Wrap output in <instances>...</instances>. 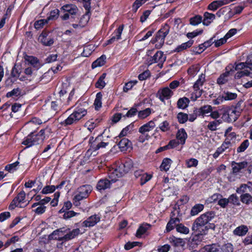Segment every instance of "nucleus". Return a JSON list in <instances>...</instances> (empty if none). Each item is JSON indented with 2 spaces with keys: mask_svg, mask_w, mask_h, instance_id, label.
<instances>
[{
  "mask_svg": "<svg viewBox=\"0 0 252 252\" xmlns=\"http://www.w3.org/2000/svg\"><path fill=\"white\" fill-rule=\"evenodd\" d=\"M205 249L207 252H218L219 251V246L216 244L207 245L205 247Z\"/></svg>",
  "mask_w": 252,
  "mask_h": 252,
  "instance_id": "5fc2aeb1",
  "label": "nucleus"
},
{
  "mask_svg": "<svg viewBox=\"0 0 252 252\" xmlns=\"http://www.w3.org/2000/svg\"><path fill=\"white\" fill-rule=\"evenodd\" d=\"M237 96L236 93L229 92H224L222 94V98L225 100H231L235 99Z\"/></svg>",
  "mask_w": 252,
  "mask_h": 252,
  "instance_id": "79ce46f5",
  "label": "nucleus"
},
{
  "mask_svg": "<svg viewBox=\"0 0 252 252\" xmlns=\"http://www.w3.org/2000/svg\"><path fill=\"white\" fill-rule=\"evenodd\" d=\"M189 103V99L186 97H183L178 99L177 105L178 108L184 109L188 106Z\"/></svg>",
  "mask_w": 252,
  "mask_h": 252,
  "instance_id": "bb28decb",
  "label": "nucleus"
},
{
  "mask_svg": "<svg viewBox=\"0 0 252 252\" xmlns=\"http://www.w3.org/2000/svg\"><path fill=\"white\" fill-rule=\"evenodd\" d=\"M41 42L45 46H50L54 43V39L52 38H48L46 33L42 32L40 35Z\"/></svg>",
  "mask_w": 252,
  "mask_h": 252,
  "instance_id": "a878e982",
  "label": "nucleus"
},
{
  "mask_svg": "<svg viewBox=\"0 0 252 252\" xmlns=\"http://www.w3.org/2000/svg\"><path fill=\"white\" fill-rule=\"evenodd\" d=\"M166 57L161 51H158L150 59V64L158 63V66L161 68L162 67L164 62L166 61Z\"/></svg>",
  "mask_w": 252,
  "mask_h": 252,
  "instance_id": "423d86ee",
  "label": "nucleus"
},
{
  "mask_svg": "<svg viewBox=\"0 0 252 252\" xmlns=\"http://www.w3.org/2000/svg\"><path fill=\"white\" fill-rule=\"evenodd\" d=\"M235 113L236 111L234 110L229 109L227 110L223 113L222 118L228 122L235 121L237 118L236 117H233V115H235Z\"/></svg>",
  "mask_w": 252,
  "mask_h": 252,
  "instance_id": "aec40b11",
  "label": "nucleus"
},
{
  "mask_svg": "<svg viewBox=\"0 0 252 252\" xmlns=\"http://www.w3.org/2000/svg\"><path fill=\"white\" fill-rule=\"evenodd\" d=\"M202 21V18L201 16L196 15L190 19V24L193 26H196L200 24Z\"/></svg>",
  "mask_w": 252,
  "mask_h": 252,
  "instance_id": "052dcab7",
  "label": "nucleus"
},
{
  "mask_svg": "<svg viewBox=\"0 0 252 252\" xmlns=\"http://www.w3.org/2000/svg\"><path fill=\"white\" fill-rule=\"evenodd\" d=\"M137 111H138L136 107H132L130 110L124 114V115H123V117L131 118L134 116H135L137 113Z\"/></svg>",
  "mask_w": 252,
  "mask_h": 252,
  "instance_id": "4d7b16f0",
  "label": "nucleus"
},
{
  "mask_svg": "<svg viewBox=\"0 0 252 252\" xmlns=\"http://www.w3.org/2000/svg\"><path fill=\"white\" fill-rule=\"evenodd\" d=\"M56 189V186H46L42 190L41 192L43 194H48L53 192Z\"/></svg>",
  "mask_w": 252,
  "mask_h": 252,
  "instance_id": "e2e57ef3",
  "label": "nucleus"
},
{
  "mask_svg": "<svg viewBox=\"0 0 252 252\" xmlns=\"http://www.w3.org/2000/svg\"><path fill=\"white\" fill-rule=\"evenodd\" d=\"M87 114L86 109L82 107H78L62 123L64 126L70 125L77 123Z\"/></svg>",
  "mask_w": 252,
  "mask_h": 252,
  "instance_id": "7ed1b4c3",
  "label": "nucleus"
},
{
  "mask_svg": "<svg viewBox=\"0 0 252 252\" xmlns=\"http://www.w3.org/2000/svg\"><path fill=\"white\" fill-rule=\"evenodd\" d=\"M198 160L193 158H191L189 160H186V164L188 168H190L192 167H196L198 165Z\"/></svg>",
  "mask_w": 252,
  "mask_h": 252,
  "instance_id": "69168bd1",
  "label": "nucleus"
},
{
  "mask_svg": "<svg viewBox=\"0 0 252 252\" xmlns=\"http://www.w3.org/2000/svg\"><path fill=\"white\" fill-rule=\"evenodd\" d=\"M193 92L190 94V98L192 101H195L198 98L201 96L203 90L202 89H200V88L193 89Z\"/></svg>",
  "mask_w": 252,
  "mask_h": 252,
  "instance_id": "e433bc0d",
  "label": "nucleus"
},
{
  "mask_svg": "<svg viewBox=\"0 0 252 252\" xmlns=\"http://www.w3.org/2000/svg\"><path fill=\"white\" fill-rule=\"evenodd\" d=\"M106 76V73H103L98 78L97 82L95 83V87L100 89H103L106 85L104 81V79Z\"/></svg>",
  "mask_w": 252,
  "mask_h": 252,
  "instance_id": "c9c22d12",
  "label": "nucleus"
},
{
  "mask_svg": "<svg viewBox=\"0 0 252 252\" xmlns=\"http://www.w3.org/2000/svg\"><path fill=\"white\" fill-rule=\"evenodd\" d=\"M221 123L220 120H218L209 122L207 126L208 128L211 131H215L217 129V126Z\"/></svg>",
  "mask_w": 252,
  "mask_h": 252,
  "instance_id": "49530a36",
  "label": "nucleus"
},
{
  "mask_svg": "<svg viewBox=\"0 0 252 252\" xmlns=\"http://www.w3.org/2000/svg\"><path fill=\"white\" fill-rule=\"evenodd\" d=\"M111 183V182L109 180L107 179H101L98 182L96 188L99 191L105 190L110 188Z\"/></svg>",
  "mask_w": 252,
  "mask_h": 252,
  "instance_id": "4be33fe9",
  "label": "nucleus"
},
{
  "mask_svg": "<svg viewBox=\"0 0 252 252\" xmlns=\"http://www.w3.org/2000/svg\"><path fill=\"white\" fill-rule=\"evenodd\" d=\"M124 25H122L115 31V35L113 36L110 39L107 41L108 44H111L115 41L119 40L121 38V34L124 29Z\"/></svg>",
  "mask_w": 252,
  "mask_h": 252,
  "instance_id": "5701e85b",
  "label": "nucleus"
},
{
  "mask_svg": "<svg viewBox=\"0 0 252 252\" xmlns=\"http://www.w3.org/2000/svg\"><path fill=\"white\" fill-rule=\"evenodd\" d=\"M171 162L172 161L170 159L168 158H164L160 166V170L165 171H168L170 167Z\"/></svg>",
  "mask_w": 252,
  "mask_h": 252,
  "instance_id": "58836bf2",
  "label": "nucleus"
},
{
  "mask_svg": "<svg viewBox=\"0 0 252 252\" xmlns=\"http://www.w3.org/2000/svg\"><path fill=\"white\" fill-rule=\"evenodd\" d=\"M241 201L246 204H249L252 202V196L248 193L242 194L241 196Z\"/></svg>",
  "mask_w": 252,
  "mask_h": 252,
  "instance_id": "37998d69",
  "label": "nucleus"
},
{
  "mask_svg": "<svg viewBox=\"0 0 252 252\" xmlns=\"http://www.w3.org/2000/svg\"><path fill=\"white\" fill-rule=\"evenodd\" d=\"M22 72V66L19 64H15L14 66L13 67L11 75L12 77H19L21 73Z\"/></svg>",
  "mask_w": 252,
  "mask_h": 252,
  "instance_id": "7c9ffc66",
  "label": "nucleus"
},
{
  "mask_svg": "<svg viewBox=\"0 0 252 252\" xmlns=\"http://www.w3.org/2000/svg\"><path fill=\"white\" fill-rule=\"evenodd\" d=\"M67 229L64 228H61L54 230L48 236L50 240H56L60 241H63V235L66 232Z\"/></svg>",
  "mask_w": 252,
  "mask_h": 252,
  "instance_id": "6e6552de",
  "label": "nucleus"
},
{
  "mask_svg": "<svg viewBox=\"0 0 252 252\" xmlns=\"http://www.w3.org/2000/svg\"><path fill=\"white\" fill-rule=\"evenodd\" d=\"M205 81V75L204 74H201L193 85V89L200 88V87L203 86Z\"/></svg>",
  "mask_w": 252,
  "mask_h": 252,
  "instance_id": "a19ab883",
  "label": "nucleus"
},
{
  "mask_svg": "<svg viewBox=\"0 0 252 252\" xmlns=\"http://www.w3.org/2000/svg\"><path fill=\"white\" fill-rule=\"evenodd\" d=\"M229 203H232L233 205L238 206L240 205V202L238 197L235 194H232L228 198Z\"/></svg>",
  "mask_w": 252,
  "mask_h": 252,
  "instance_id": "680f3d73",
  "label": "nucleus"
},
{
  "mask_svg": "<svg viewBox=\"0 0 252 252\" xmlns=\"http://www.w3.org/2000/svg\"><path fill=\"white\" fill-rule=\"evenodd\" d=\"M232 144L227 139H226L222 144L220 147H219L222 153L223 152H229L232 149Z\"/></svg>",
  "mask_w": 252,
  "mask_h": 252,
  "instance_id": "c85d7f7f",
  "label": "nucleus"
},
{
  "mask_svg": "<svg viewBox=\"0 0 252 252\" xmlns=\"http://www.w3.org/2000/svg\"><path fill=\"white\" fill-rule=\"evenodd\" d=\"M19 164L18 161H16L12 164H8L5 167V169L9 172L13 173L17 170V167Z\"/></svg>",
  "mask_w": 252,
  "mask_h": 252,
  "instance_id": "8fccbe9b",
  "label": "nucleus"
},
{
  "mask_svg": "<svg viewBox=\"0 0 252 252\" xmlns=\"http://www.w3.org/2000/svg\"><path fill=\"white\" fill-rule=\"evenodd\" d=\"M63 9L65 12L68 13L70 15L71 19H74V16L77 13L78 9L77 6L73 4H66L62 7Z\"/></svg>",
  "mask_w": 252,
  "mask_h": 252,
  "instance_id": "4468645a",
  "label": "nucleus"
},
{
  "mask_svg": "<svg viewBox=\"0 0 252 252\" xmlns=\"http://www.w3.org/2000/svg\"><path fill=\"white\" fill-rule=\"evenodd\" d=\"M48 23L47 19H41L36 21L34 24V27L36 29H39L43 27V26Z\"/></svg>",
  "mask_w": 252,
  "mask_h": 252,
  "instance_id": "338daca9",
  "label": "nucleus"
},
{
  "mask_svg": "<svg viewBox=\"0 0 252 252\" xmlns=\"http://www.w3.org/2000/svg\"><path fill=\"white\" fill-rule=\"evenodd\" d=\"M233 70L231 71V72H234L236 70H242L246 67H247V64L245 63H235L234 65H233Z\"/></svg>",
  "mask_w": 252,
  "mask_h": 252,
  "instance_id": "6e6d98bb",
  "label": "nucleus"
},
{
  "mask_svg": "<svg viewBox=\"0 0 252 252\" xmlns=\"http://www.w3.org/2000/svg\"><path fill=\"white\" fill-rule=\"evenodd\" d=\"M151 113V109L150 108L145 109V110L140 111L138 112V116L140 119H144L150 115Z\"/></svg>",
  "mask_w": 252,
  "mask_h": 252,
  "instance_id": "3c124183",
  "label": "nucleus"
},
{
  "mask_svg": "<svg viewBox=\"0 0 252 252\" xmlns=\"http://www.w3.org/2000/svg\"><path fill=\"white\" fill-rule=\"evenodd\" d=\"M247 165L248 163L246 161L237 163L233 161L231 162L232 173L233 174H237L240 172L241 169L246 168Z\"/></svg>",
  "mask_w": 252,
  "mask_h": 252,
  "instance_id": "dca6fc26",
  "label": "nucleus"
},
{
  "mask_svg": "<svg viewBox=\"0 0 252 252\" xmlns=\"http://www.w3.org/2000/svg\"><path fill=\"white\" fill-rule=\"evenodd\" d=\"M33 140L32 134L31 133L30 134L28 135L25 140L23 141L22 144L26 145L27 147H30L34 145Z\"/></svg>",
  "mask_w": 252,
  "mask_h": 252,
  "instance_id": "864d4df0",
  "label": "nucleus"
},
{
  "mask_svg": "<svg viewBox=\"0 0 252 252\" xmlns=\"http://www.w3.org/2000/svg\"><path fill=\"white\" fill-rule=\"evenodd\" d=\"M102 94L100 92L97 93L96 95V98L94 100V105L95 106V109H98L101 107V99H102Z\"/></svg>",
  "mask_w": 252,
  "mask_h": 252,
  "instance_id": "c03bdc74",
  "label": "nucleus"
},
{
  "mask_svg": "<svg viewBox=\"0 0 252 252\" xmlns=\"http://www.w3.org/2000/svg\"><path fill=\"white\" fill-rule=\"evenodd\" d=\"M100 217L97 215H94L89 217L83 222V226L85 227H92L100 221Z\"/></svg>",
  "mask_w": 252,
  "mask_h": 252,
  "instance_id": "9b49d317",
  "label": "nucleus"
},
{
  "mask_svg": "<svg viewBox=\"0 0 252 252\" xmlns=\"http://www.w3.org/2000/svg\"><path fill=\"white\" fill-rule=\"evenodd\" d=\"M106 57L105 55H102L96 60L92 64L93 68H95L98 66H101L103 65L106 62Z\"/></svg>",
  "mask_w": 252,
  "mask_h": 252,
  "instance_id": "72a5a7b5",
  "label": "nucleus"
},
{
  "mask_svg": "<svg viewBox=\"0 0 252 252\" xmlns=\"http://www.w3.org/2000/svg\"><path fill=\"white\" fill-rule=\"evenodd\" d=\"M155 126V123L153 121H151L141 126L139 128V132L142 134H146V133L152 130Z\"/></svg>",
  "mask_w": 252,
  "mask_h": 252,
  "instance_id": "a211bd4d",
  "label": "nucleus"
},
{
  "mask_svg": "<svg viewBox=\"0 0 252 252\" xmlns=\"http://www.w3.org/2000/svg\"><path fill=\"white\" fill-rule=\"evenodd\" d=\"M169 26L167 24H165L157 32L155 38L151 41L152 44L156 43V48L160 49L162 47L164 43L165 38L169 33Z\"/></svg>",
  "mask_w": 252,
  "mask_h": 252,
  "instance_id": "f03ea898",
  "label": "nucleus"
},
{
  "mask_svg": "<svg viewBox=\"0 0 252 252\" xmlns=\"http://www.w3.org/2000/svg\"><path fill=\"white\" fill-rule=\"evenodd\" d=\"M215 217V213L213 211H209L204 213L197 218L192 226V230L197 234H202V227L209 223Z\"/></svg>",
  "mask_w": 252,
  "mask_h": 252,
  "instance_id": "f257e3e1",
  "label": "nucleus"
},
{
  "mask_svg": "<svg viewBox=\"0 0 252 252\" xmlns=\"http://www.w3.org/2000/svg\"><path fill=\"white\" fill-rule=\"evenodd\" d=\"M179 144H180V143L178 140L173 139L170 140L167 145L161 147V149H164V150L172 149L176 147Z\"/></svg>",
  "mask_w": 252,
  "mask_h": 252,
  "instance_id": "a18cd8bd",
  "label": "nucleus"
},
{
  "mask_svg": "<svg viewBox=\"0 0 252 252\" xmlns=\"http://www.w3.org/2000/svg\"><path fill=\"white\" fill-rule=\"evenodd\" d=\"M108 177L111 182H115L117 179L123 176L121 171L119 170L118 167L109 169L108 173Z\"/></svg>",
  "mask_w": 252,
  "mask_h": 252,
  "instance_id": "ddd939ff",
  "label": "nucleus"
},
{
  "mask_svg": "<svg viewBox=\"0 0 252 252\" xmlns=\"http://www.w3.org/2000/svg\"><path fill=\"white\" fill-rule=\"evenodd\" d=\"M204 208V205L202 204H197L193 206L190 211V215L191 216H195L199 212L202 211Z\"/></svg>",
  "mask_w": 252,
  "mask_h": 252,
  "instance_id": "4c0bfd02",
  "label": "nucleus"
},
{
  "mask_svg": "<svg viewBox=\"0 0 252 252\" xmlns=\"http://www.w3.org/2000/svg\"><path fill=\"white\" fill-rule=\"evenodd\" d=\"M60 11L58 9L52 10L50 12L49 16L46 19L47 21L50 20H55L58 18L59 15Z\"/></svg>",
  "mask_w": 252,
  "mask_h": 252,
  "instance_id": "bf43d9fd",
  "label": "nucleus"
},
{
  "mask_svg": "<svg viewBox=\"0 0 252 252\" xmlns=\"http://www.w3.org/2000/svg\"><path fill=\"white\" fill-rule=\"evenodd\" d=\"M187 137V133L184 128H181L178 130L176 134V138L177 140L180 141L181 144L184 145L185 143Z\"/></svg>",
  "mask_w": 252,
  "mask_h": 252,
  "instance_id": "b1692460",
  "label": "nucleus"
},
{
  "mask_svg": "<svg viewBox=\"0 0 252 252\" xmlns=\"http://www.w3.org/2000/svg\"><path fill=\"white\" fill-rule=\"evenodd\" d=\"M175 212H172L171 219L166 225V230L167 232H169L173 230L175 227L176 228L177 225L180 222V219L177 217H175Z\"/></svg>",
  "mask_w": 252,
  "mask_h": 252,
  "instance_id": "f8f14e48",
  "label": "nucleus"
},
{
  "mask_svg": "<svg viewBox=\"0 0 252 252\" xmlns=\"http://www.w3.org/2000/svg\"><path fill=\"white\" fill-rule=\"evenodd\" d=\"M92 191L90 185H84L79 187L74 196L73 200L75 202H79L84 198H86Z\"/></svg>",
  "mask_w": 252,
  "mask_h": 252,
  "instance_id": "20e7f679",
  "label": "nucleus"
},
{
  "mask_svg": "<svg viewBox=\"0 0 252 252\" xmlns=\"http://www.w3.org/2000/svg\"><path fill=\"white\" fill-rule=\"evenodd\" d=\"M26 193L24 191L19 192L17 196L14 198L10 203L9 208L11 210L14 209L16 207L23 208L28 205L30 202L28 201L25 205H23L26 202Z\"/></svg>",
  "mask_w": 252,
  "mask_h": 252,
  "instance_id": "39448f33",
  "label": "nucleus"
},
{
  "mask_svg": "<svg viewBox=\"0 0 252 252\" xmlns=\"http://www.w3.org/2000/svg\"><path fill=\"white\" fill-rule=\"evenodd\" d=\"M250 143L248 139L244 140L241 145L237 148V152L238 153L243 152L246 150V149L249 146Z\"/></svg>",
  "mask_w": 252,
  "mask_h": 252,
  "instance_id": "de8ad7c7",
  "label": "nucleus"
},
{
  "mask_svg": "<svg viewBox=\"0 0 252 252\" xmlns=\"http://www.w3.org/2000/svg\"><path fill=\"white\" fill-rule=\"evenodd\" d=\"M173 94V92L168 87L164 88L158 92L159 99L162 101L169 99Z\"/></svg>",
  "mask_w": 252,
  "mask_h": 252,
  "instance_id": "9d476101",
  "label": "nucleus"
},
{
  "mask_svg": "<svg viewBox=\"0 0 252 252\" xmlns=\"http://www.w3.org/2000/svg\"><path fill=\"white\" fill-rule=\"evenodd\" d=\"M250 74L251 72L248 70L238 71L235 75V78L238 79L245 76H248Z\"/></svg>",
  "mask_w": 252,
  "mask_h": 252,
  "instance_id": "0e129e2a",
  "label": "nucleus"
},
{
  "mask_svg": "<svg viewBox=\"0 0 252 252\" xmlns=\"http://www.w3.org/2000/svg\"><path fill=\"white\" fill-rule=\"evenodd\" d=\"M177 117L180 124H184L188 120V115L183 112L179 113Z\"/></svg>",
  "mask_w": 252,
  "mask_h": 252,
  "instance_id": "09e8293b",
  "label": "nucleus"
},
{
  "mask_svg": "<svg viewBox=\"0 0 252 252\" xmlns=\"http://www.w3.org/2000/svg\"><path fill=\"white\" fill-rule=\"evenodd\" d=\"M150 226L151 225L149 224H143L138 229L136 232V236L137 237H141L143 234L146 232V231L150 227Z\"/></svg>",
  "mask_w": 252,
  "mask_h": 252,
  "instance_id": "f704fd0d",
  "label": "nucleus"
},
{
  "mask_svg": "<svg viewBox=\"0 0 252 252\" xmlns=\"http://www.w3.org/2000/svg\"><path fill=\"white\" fill-rule=\"evenodd\" d=\"M24 59L28 64H31L33 67L38 69L41 66L39 60L33 56L26 55L24 57Z\"/></svg>",
  "mask_w": 252,
  "mask_h": 252,
  "instance_id": "f3484780",
  "label": "nucleus"
},
{
  "mask_svg": "<svg viewBox=\"0 0 252 252\" xmlns=\"http://www.w3.org/2000/svg\"><path fill=\"white\" fill-rule=\"evenodd\" d=\"M215 19V14L206 12L204 14V19L202 21L203 24L204 25L208 26Z\"/></svg>",
  "mask_w": 252,
  "mask_h": 252,
  "instance_id": "cd10ccee",
  "label": "nucleus"
},
{
  "mask_svg": "<svg viewBox=\"0 0 252 252\" xmlns=\"http://www.w3.org/2000/svg\"><path fill=\"white\" fill-rule=\"evenodd\" d=\"M212 110L213 107L211 105H205L200 107L197 111L198 115L204 117L206 116H209Z\"/></svg>",
  "mask_w": 252,
  "mask_h": 252,
  "instance_id": "412c9836",
  "label": "nucleus"
},
{
  "mask_svg": "<svg viewBox=\"0 0 252 252\" xmlns=\"http://www.w3.org/2000/svg\"><path fill=\"white\" fill-rule=\"evenodd\" d=\"M118 146L121 151H126L130 147L131 142L126 138H123L119 142Z\"/></svg>",
  "mask_w": 252,
  "mask_h": 252,
  "instance_id": "473e14b6",
  "label": "nucleus"
},
{
  "mask_svg": "<svg viewBox=\"0 0 252 252\" xmlns=\"http://www.w3.org/2000/svg\"><path fill=\"white\" fill-rule=\"evenodd\" d=\"M193 43V40H190L188 42L182 43L181 45L178 46L174 50L175 52H180L192 46Z\"/></svg>",
  "mask_w": 252,
  "mask_h": 252,
  "instance_id": "c756f323",
  "label": "nucleus"
},
{
  "mask_svg": "<svg viewBox=\"0 0 252 252\" xmlns=\"http://www.w3.org/2000/svg\"><path fill=\"white\" fill-rule=\"evenodd\" d=\"M67 229L66 232L63 235V241L66 242L70 240H71L78 236L80 233V229L79 228H76L73 229L72 231L67 232Z\"/></svg>",
  "mask_w": 252,
  "mask_h": 252,
  "instance_id": "6ab92c4d",
  "label": "nucleus"
},
{
  "mask_svg": "<svg viewBox=\"0 0 252 252\" xmlns=\"http://www.w3.org/2000/svg\"><path fill=\"white\" fill-rule=\"evenodd\" d=\"M46 131L49 132V129L46 128L40 130L37 134L32 133L34 145L40 144L43 142V141L46 139Z\"/></svg>",
  "mask_w": 252,
  "mask_h": 252,
  "instance_id": "0eeeda50",
  "label": "nucleus"
},
{
  "mask_svg": "<svg viewBox=\"0 0 252 252\" xmlns=\"http://www.w3.org/2000/svg\"><path fill=\"white\" fill-rule=\"evenodd\" d=\"M133 167L132 161L130 159L126 160L125 163H122L118 167L119 170L121 171L123 175L127 173Z\"/></svg>",
  "mask_w": 252,
  "mask_h": 252,
  "instance_id": "2eb2a0df",
  "label": "nucleus"
},
{
  "mask_svg": "<svg viewBox=\"0 0 252 252\" xmlns=\"http://www.w3.org/2000/svg\"><path fill=\"white\" fill-rule=\"evenodd\" d=\"M226 71L221 74L217 79V83L219 85H223L226 83L228 80V77L231 72V71L233 70V65L232 64H229L225 68Z\"/></svg>",
  "mask_w": 252,
  "mask_h": 252,
  "instance_id": "1a4fd4ad",
  "label": "nucleus"
},
{
  "mask_svg": "<svg viewBox=\"0 0 252 252\" xmlns=\"http://www.w3.org/2000/svg\"><path fill=\"white\" fill-rule=\"evenodd\" d=\"M215 38V35H214L213 37H212L211 38H210L209 40L204 42L203 43L200 44L199 45V50H200V51H197V52L198 54H200L203 51H204L205 49L207 48L210 47L213 43H214V39Z\"/></svg>",
  "mask_w": 252,
  "mask_h": 252,
  "instance_id": "2f4dec72",
  "label": "nucleus"
},
{
  "mask_svg": "<svg viewBox=\"0 0 252 252\" xmlns=\"http://www.w3.org/2000/svg\"><path fill=\"white\" fill-rule=\"evenodd\" d=\"M102 121V119L98 118L96 119L94 121L92 120L88 121L86 125L88 126V129L90 131H92L93 130L97 125L98 124Z\"/></svg>",
  "mask_w": 252,
  "mask_h": 252,
  "instance_id": "ea45409f",
  "label": "nucleus"
},
{
  "mask_svg": "<svg viewBox=\"0 0 252 252\" xmlns=\"http://www.w3.org/2000/svg\"><path fill=\"white\" fill-rule=\"evenodd\" d=\"M176 230L178 232L185 234H188L189 232V229L180 222L177 225Z\"/></svg>",
  "mask_w": 252,
  "mask_h": 252,
  "instance_id": "603ef678",
  "label": "nucleus"
},
{
  "mask_svg": "<svg viewBox=\"0 0 252 252\" xmlns=\"http://www.w3.org/2000/svg\"><path fill=\"white\" fill-rule=\"evenodd\" d=\"M137 81H131L126 83L125 86L124 87L123 90L125 92H127L128 91L130 90L133 86H134Z\"/></svg>",
  "mask_w": 252,
  "mask_h": 252,
  "instance_id": "774afa93",
  "label": "nucleus"
},
{
  "mask_svg": "<svg viewBox=\"0 0 252 252\" xmlns=\"http://www.w3.org/2000/svg\"><path fill=\"white\" fill-rule=\"evenodd\" d=\"M221 197V195L219 193H215L212 195L211 196L208 197L206 200V202L207 204L212 203L215 202L220 199V198Z\"/></svg>",
  "mask_w": 252,
  "mask_h": 252,
  "instance_id": "13d9d810",
  "label": "nucleus"
},
{
  "mask_svg": "<svg viewBox=\"0 0 252 252\" xmlns=\"http://www.w3.org/2000/svg\"><path fill=\"white\" fill-rule=\"evenodd\" d=\"M248 230V227L246 225H241L236 227L233 232L235 235L243 236L247 234Z\"/></svg>",
  "mask_w": 252,
  "mask_h": 252,
  "instance_id": "393cba45",
  "label": "nucleus"
}]
</instances>
